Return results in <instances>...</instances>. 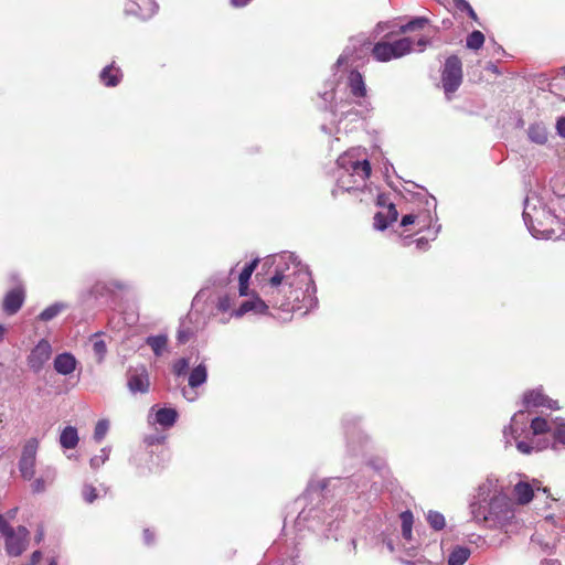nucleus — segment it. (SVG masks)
<instances>
[{
  "label": "nucleus",
  "instance_id": "f257e3e1",
  "mask_svg": "<svg viewBox=\"0 0 565 565\" xmlns=\"http://www.w3.org/2000/svg\"><path fill=\"white\" fill-rule=\"evenodd\" d=\"M274 268L260 290L271 306L286 312L308 313L317 307V288L306 265L290 252L273 257Z\"/></svg>",
  "mask_w": 565,
  "mask_h": 565
},
{
  "label": "nucleus",
  "instance_id": "f03ea898",
  "mask_svg": "<svg viewBox=\"0 0 565 565\" xmlns=\"http://www.w3.org/2000/svg\"><path fill=\"white\" fill-rule=\"evenodd\" d=\"M472 519L489 529H501L507 533L516 523L514 503L503 491L499 479L488 477L478 488L470 503Z\"/></svg>",
  "mask_w": 565,
  "mask_h": 565
},
{
  "label": "nucleus",
  "instance_id": "7ed1b4c3",
  "mask_svg": "<svg viewBox=\"0 0 565 565\" xmlns=\"http://www.w3.org/2000/svg\"><path fill=\"white\" fill-rule=\"evenodd\" d=\"M555 418L535 417L527 418L525 411L521 409L513 415L511 424L503 429V438L507 446L515 443L516 449L525 455L540 451L547 447V443L535 439L536 436L554 431Z\"/></svg>",
  "mask_w": 565,
  "mask_h": 565
},
{
  "label": "nucleus",
  "instance_id": "20e7f679",
  "mask_svg": "<svg viewBox=\"0 0 565 565\" xmlns=\"http://www.w3.org/2000/svg\"><path fill=\"white\" fill-rule=\"evenodd\" d=\"M523 220L530 233L536 238L548 239L561 236L562 224L537 196H527L524 203Z\"/></svg>",
  "mask_w": 565,
  "mask_h": 565
},
{
  "label": "nucleus",
  "instance_id": "39448f33",
  "mask_svg": "<svg viewBox=\"0 0 565 565\" xmlns=\"http://www.w3.org/2000/svg\"><path fill=\"white\" fill-rule=\"evenodd\" d=\"M340 174L338 188L344 191L359 189L371 173V166L361 148H354L338 158Z\"/></svg>",
  "mask_w": 565,
  "mask_h": 565
},
{
  "label": "nucleus",
  "instance_id": "423d86ee",
  "mask_svg": "<svg viewBox=\"0 0 565 565\" xmlns=\"http://www.w3.org/2000/svg\"><path fill=\"white\" fill-rule=\"evenodd\" d=\"M429 40L425 36L419 38L416 42L412 38H402L396 41L382 40L374 44L372 55L379 62H388L391 60L401 58L414 51L423 52Z\"/></svg>",
  "mask_w": 565,
  "mask_h": 565
},
{
  "label": "nucleus",
  "instance_id": "0eeeda50",
  "mask_svg": "<svg viewBox=\"0 0 565 565\" xmlns=\"http://www.w3.org/2000/svg\"><path fill=\"white\" fill-rule=\"evenodd\" d=\"M0 534L4 539V548L9 556L18 557L28 548L29 530L23 525L12 527L3 515H0Z\"/></svg>",
  "mask_w": 565,
  "mask_h": 565
},
{
  "label": "nucleus",
  "instance_id": "6e6552de",
  "mask_svg": "<svg viewBox=\"0 0 565 565\" xmlns=\"http://www.w3.org/2000/svg\"><path fill=\"white\" fill-rule=\"evenodd\" d=\"M244 299L237 305L235 311L232 312V318L241 319L244 316H266L269 313V306L271 303L265 301L256 292H249L248 296H243Z\"/></svg>",
  "mask_w": 565,
  "mask_h": 565
},
{
  "label": "nucleus",
  "instance_id": "1a4fd4ad",
  "mask_svg": "<svg viewBox=\"0 0 565 565\" xmlns=\"http://www.w3.org/2000/svg\"><path fill=\"white\" fill-rule=\"evenodd\" d=\"M127 388L130 394H147L150 391V376L143 364L129 366L126 372Z\"/></svg>",
  "mask_w": 565,
  "mask_h": 565
},
{
  "label": "nucleus",
  "instance_id": "9d476101",
  "mask_svg": "<svg viewBox=\"0 0 565 565\" xmlns=\"http://www.w3.org/2000/svg\"><path fill=\"white\" fill-rule=\"evenodd\" d=\"M462 79L461 62L457 56L446 60L443 71V86L447 95L458 89Z\"/></svg>",
  "mask_w": 565,
  "mask_h": 565
},
{
  "label": "nucleus",
  "instance_id": "9b49d317",
  "mask_svg": "<svg viewBox=\"0 0 565 565\" xmlns=\"http://www.w3.org/2000/svg\"><path fill=\"white\" fill-rule=\"evenodd\" d=\"M38 449L39 440L36 438H30L23 446L19 460V471L26 480H31L34 477Z\"/></svg>",
  "mask_w": 565,
  "mask_h": 565
},
{
  "label": "nucleus",
  "instance_id": "f8f14e48",
  "mask_svg": "<svg viewBox=\"0 0 565 565\" xmlns=\"http://www.w3.org/2000/svg\"><path fill=\"white\" fill-rule=\"evenodd\" d=\"M237 295L235 291H218L212 300L214 308L218 313L226 315L221 321L228 322L232 318V312L237 308Z\"/></svg>",
  "mask_w": 565,
  "mask_h": 565
},
{
  "label": "nucleus",
  "instance_id": "ddd939ff",
  "mask_svg": "<svg viewBox=\"0 0 565 565\" xmlns=\"http://www.w3.org/2000/svg\"><path fill=\"white\" fill-rule=\"evenodd\" d=\"M52 354V348L49 341L41 340L39 343L32 349L31 353L28 356V365L34 372H40L44 364L50 360Z\"/></svg>",
  "mask_w": 565,
  "mask_h": 565
},
{
  "label": "nucleus",
  "instance_id": "4468645a",
  "mask_svg": "<svg viewBox=\"0 0 565 565\" xmlns=\"http://www.w3.org/2000/svg\"><path fill=\"white\" fill-rule=\"evenodd\" d=\"M158 4L154 0H126L125 12L140 19H150L156 14Z\"/></svg>",
  "mask_w": 565,
  "mask_h": 565
},
{
  "label": "nucleus",
  "instance_id": "2eb2a0df",
  "mask_svg": "<svg viewBox=\"0 0 565 565\" xmlns=\"http://www.w3.org/2000/svg\"><path fill=\"white\" fill-rule=\"evenodd\" d=\"M25 299V290L22 285H18L9 290L3 298L2 309L9 315H15L22 307Z\"/></svg>",
  "mask_w": 565,
  "mask_h": 565
},
{
  "label": "nucleus",
  "instance_id": "dca6fc26",
  "mask_svg": "<svg viewBox=\"0 0 565 565\" xmlns=\"http://www.w3.org/2000/svg\"><path fill=\"white\" fill-rule=\"evenodd\" d=\"M523 406L525 412L533 407H547L551 409H557L558 405L556 401H553L542 393L541 388H535L524 393Z\"/></svg>",
  "mask_w": 565,
  "mask_h": 565
},
{
  "label": "nucleus",
  "instance_id": "f3484780",
  "mask_svg": "<svg viewBox=\"0 0 565 565\" xmlns=\"http://www.w3.org/2000/svg\"><path fill=\"white\" fill-rule=\"evenodd\" d=\"M129 288V285L118 279H110L107 281L96 282L89 294L95 298L106 297L114 295L116 291H124Z\"/></svg>",
  "mask_w": 565,
  "mask_h": 565
},
{
  "label": "nucleus",
  "instance_id": "a211bd4d",
  "mask_svg": "<svg viewBox=\"0 0 565 565\" xmlns=\"http://www.w3.org/2000/svg\"><path fill=\"white\" fill-rule=\"evenodd\" d=\"M534 489L537 491L541 490L540 482L537 480H533L532 483L527 481H519L514 486L513 493L516 498L518 503L526 504L529 503L534 494Z\"/></svg>",
  "mask_w": 565,
  "mask_h": 565
},
{
  "label": "nucleus",
  "instance_id": "6ab92c4d",
  "mask_svg": "<svg viewBox=\"0 0 565 565\" xmlns=\"http://www.w3.org/2000/svg\"><path fill=\"white\" fill-rule=\"evenodd\" d=\"M77 365L75 356L71 353L57 354L54 359V369L61 375L72 374Z\"/></svg>",
  "mask_w": 565,
  "mask_h": 565
},
{
  "label": "nucleus",
  "instance_id": "aec40b11",
  "mask_svg": "<svg viewBox=\"0 0 565 565\" xmlns=\"http://www.w3.org/2000/svg\"><path fill=\"white\" fill-rule=\"evenodd\" d=\"M257 264H258V259L255 258L252 262L245 264L242 271L239 273V275H238V296H248L249 279H250V276L254 273Z\"/></svg>",
  "mask_w": 565,
  "mask_h": 565
},
{
  "label": "nucleus",
  "instance_id": "412c9836",
  "mask_svg": "<svg viewBox=\"0 0 565 565\" xmlns=\"http://www.w3.org/2000/svg\"><path fill=\"white\" fill-rule=\"evenodd\" d=\"M398 213L394 204H390L385 212H377L374 216V226L377 230H385L391 223L397 220Z\"/></svg>",
  "mask_w": 565,
  "mask_h": 565
},
{
  "label": "nucleus",
  "instance_id": "4be33fe9",
  "mask_svg": "<svg viewBox=\"0 0 565 565\" xmlns=\"http://www.w3.org/2000/svg\"><path fill=\"white\" fill-rule=\"evenodd\" d=\"M349 88L351 94L356 98H363L366 95V87L362 75L352 71L349 75Z\"/></svg>",
  "mask_w": 565,
  "mask_h": 565
},
{
  "label": "nucleus",
  "instance_id": "5701e85b",
  "mask_svg": "<svg viewBox=\"0 0 565 565\" xmlns=\"http://www.w3.org/2000/svg\"><path fill=\"white\" fill-rule=\"evenodd\" d=\"M79 441L77 429L73 426H66L60 435V444L65 449H74Z\"/></svg>",
  "mask_w": 565,
  "mask_h": 565
},
{
  "label": "nucleus",
  "instance_id": "b1692460",
  "mask_svg": "<svg viewBox=\"0 0 565 565\" xmlns=\"http://www.w3.org/2000/svg\"><path fill=\"white\" fill-rule=\"evenodd\" d=\"M470 554L471 551L469 547L456 545L448 555V565H463L468 561Z\"/></svg>",
  "mask_w": 565,
  "mask_h": 565
},
{
  "label": "nucleus",
  "instance_id": "393cba45",
  "mask_svg": "<svg viewBox=\"0 0 565 565\" xmlns=\"http://www.w3.org/2000/svg\"><path fill=\"white\" fill-rule=\"evenodd\" d=\"M207 380V369L206 365L201 363L189 374V386L191 390L196 388L203 385Z\"/></svg>",
  "mask_w": 565,
  "mask_h": 565
},
{
  "label": "nucleus",
  "instance_id": "a878e982",
  "mask_svg": "<svg viewBox=\"0 0 565 565\" xmlns=\"http://www.w3.org/2000/svg\"><path fill=\"white\" fill-rule=\"evenodd\" d=\"M146 343L151 348L156 356H161L168 348L167 334L150 335L146 339Z\"/></svg>",
  "mask_w": 565,
  "mask_h": 565
},
{
  "label": "nucleus",
  "instance_id": "bb28decb",
  "mask_svg": "<svg viewBox=\"0 0 565 565\" xmlns=\"http://www.w3.org/2000/svg\"><path fill=\"white\" fill-rule=\"evenodd\" d=\"M177 418L178 413L174 408H160L156 413V423L164 428L172 427Z\"/></svg>",
  "mask_w": 565,
  "mask_h": 565
},
{
  "label": "nucleus",
  "instance_id": "cd10ccee",
  "mask_svg": "<svg viewBox=\"0 0 565 565\" xmlns=\"http://www.w3.org/2000/svg\"><path fill=\"white\" fill-rule=\"evenodd\" d=\"M93 353L97 363H102L107 354L106 342L100 338V333H95L89 338Z\"/></svg>",
  "mask_w": 565,
  "mask_h": 565
},
{
  "label": "nucleus",
  "instance_id": "c85d7f7f",
  "mask_svg": "<svg viewBox=\"0 0 565 565\" xmlns=\"http://www.w3.org/2000/svg\"><path fill=\"white\" fill-rule=\"evenodd\" d=\"M527 136L532 142L544 145L547 141V129L543 124H533L527 129Z\"/></svg>",
  "mask_w": 565,
  "mask_h": 565
},
{
  "label": "nucleus",
  "instance_id": "c756f323",
  "mask_svg": "<svg viewBox=\"0 0 565 565\" xmlns=\"http://www.w3.org/2000/svg\"><path fill=\"white\" fill-rule=\"evenodd\" d=\"M99 77L106 86H116L120 81L121 73L119 68H116L114 65H109L100 72Z\"/></svg>",
  "mask_w": 565,
  "mask_h": 565
},
{
  "label": "nucleus",
  "instance_id": "7c9ffc66",
  "mask_svg": "<svg viewBox=\"0 0 565 565\" xmlns=\"http://www.w3.org/2000/svg\"><path fill=\"white\" fill-rule=\"evenodd\" d=\"M68 305L65 302H54L53 305L46 307L40 315L39 320L47 322L57 317L61 312L66 310Z\"/></svg>",
  "mask_w": 565,
  "mask_h": 565
},
{
  "label": "nucleus",
  "instance_id": "2f4dec72",
  "mask_svg": "<svg viewBox=\"0 0 565 565\" xmlns=\"http://www.w3.org/2000/svg\"><path fill=\"white\" fill-rule=\"evenodd\" d=\"M429 23V20L424 17H417L408 21L406 24H403L399 28V33H407L413 32L416 30H423L427 24Z\"/></svg>",
  "mask_w": 565,
  "mask_h": 565
},
{
  "label": "nucleus",
  "instance_id": "473e14b6",
  "mask_svg": "<svg viewBox=\"0 0 565 565\" xmlns=\"http://www.w3.org/2000/svg\"><path fill=\"white\" fill-rule=\"evenodd\" d=\"M426 520L436 531L443 530L446 525L445 516L437 511L429 510L426 514Z\"/></svg>",
  "mask_w": 565,
  "mask_h": 565
},
{
  "label": "nucleus",
  "instance_id": "72a5a7b5",
  "mask_svg": "<svg viewBox=\"0 0 565 565\" xmlns=\"http://www.w3.org/2000/svg\"><path fill=\"white\" fill-rule=\"evenodd\" d=\"M110 447H104L100 449L99 454L92 457L89 460V466L92 469L97 470L102 467L109 458Z\"/></svg>",
  "mask_w": 565,
  "mask_h": 565
},
{
  "label": "nucleus",
  "instance_id": "f704fd0d",
  "mask_svg": "<svg viewBox=\"0 0 565 565\" xmlns=\"http://www.w3.org/2000/svg\"><path fill=\"white\" fill-rule=\"evenodd\" d=\"M554 423L553 437L556 441L565 445V419L556 417Z\"/></svg>",
  "mask_w": 565,
  "mask_h": 565
},
{
  "label": "nucleus",
  "instance_id": "c9c22d12",
  "mask_svg": "<svg viewBox=\"0 0 565 565\" xmlns=\"http://www.w3.org/2000/svg\"><path fill=\"white\" fill-rule=\"evenodd\" d=\"M484 43V35L480 31H473L467 38V47L472 50L480 49Z\"/></svg>",
  "mask_w": 565,
  "mask_h": 565
},
{
  "label": "nucleus",
  "instance_id": "e433bc0d",
  "mask_svg": "<svg viewBox=\"0 0 565 565\" xmlns=\"http://www.w3.org/2000/svg\"><path fill=\"white\" fill-rule=\"evenodd\" d=\"M109 429V422L107 419H100L97 422L94 430V439L100 443L107 435Z\"/></svg>",
  "mask_w": 565,
  "mask_h": 565
},
{
  "label": "nucleus",
  "instance_id": "4c0bfd02",
  "mask_svg": "<svg viewBox=\"0 0 565 565\" xmlns=\"http://www.w3.org/2000/svg\"><path fill=\"white\" fill-rule=\"evenodd\" d=\"M436 235H437V230L428 227L424 233H422V231L416 233L417 237H416L415 242L419 246L426 245L430 241L435 239Z\"/></svg>",
  "mask_w": 565,
  "mask_h": 565
},
{
  "label": "nucleus",
  "instance_id": "58836bf2",
  "mask_svg": "<svg viewBox=\"0 0 565 565\" xmlns=\"http://www.w3.org/2000/svg\"><path fill=\"white\" fill-rule=\"evenodd\" d=\"M399 518H401L402 532L413 529L414 515L409 510L402 512Z\"/></svg>",
  "mask_w": 565,
  "mask_h": 565
},
{
  "label": "nucleus",
  "instance_id": "ea45409f",
  "mask_svg": "<svg viewBox=\"0 0 565 565\" xmlns=\"http://www.w3.org/2000/svg\"><path fill=\"white\" fill-rule=\"evenodd\" d=\"M401 225L403 227H408L409 225H417L422 228L425 225V221H422L418 215L407 214L403 216Z\"/></svg>",
  "mask_w": 565,
  "mask_h": 565
},
{
  "label": "nucleus",
  "instance_id": "a19ab883",
  "mask_svg": "<svg viewBox=\"0 0 565 565\" xmlns=\"http://www.w3.org/2000/svg\"><path fill=\"white\" fill-rule=\"evenodd\" d=\"M188 369H189V360L185 358L177 360L172 365L173 373L177 376H181V375L185 374Z\"/></svg>",
  "mask_w": 565,
  "mask_h": 565
},
{
  "label": "nucleus",
  "instance_id": "79ce46f5",
  "mask_svg": "<svg viewBox=\"0 0 565 565\" xmlns=\"http://www.w3.org/2000/svg\"><path fill=\"white\" fill-rule=\"evenodd\" d=\"M454 4L457 10L466 11L473 20H477L475 10L466 0H454Z\"/></svg>",
  "mask_w": 565,
  "mask_h": 565
},
{
  "label": "nucleus",
  "instance_id": "37998d69",
  "mask_svg": "<svg viewBox=\"0 0 565 565\" xmlns=\"http://www.w3.org/2000/svg\"><path fill=\"white\" fill-rule=\"evenodd\" d=\"M83 498L86 502L92 503L97 498L96 488L92 484H85L82 490Z\"/></svg>",
  "mask_w": 565,
  "mask_h": 565
},
{
  "label": "nucleus",
  "instance_id": "c03bdc74",
  "mask_svg": "<svg viewBox=\"0 0 565 565\" xmlns=\"http://www.w3.org/2000/svg\"><path fill=\"white\" fill-rule=\"evenodd\" d=\"M531 541L532 544L539 545L544 552H551L555 546L553 542H544L539 534H534Z\"/></svg>",
  "mask_w": 565,
  "mask_h": 565
},
{
  "label": "nucleus",
  "instance_id": "a18cd8bd",
  "mask_svg": "<svg viewBox=\"0 0 565 565\" xmlns=\"http://www.w3.org/2000/svg\"><path fill=\"white\" fill-rule=\"evenodd\" d=\"M32 491L35 492V493H41L43 491H45L46 489V482L44 479L42 478H38L33 481L32 483Z\"/></svg>",
  "mask_w": 565,
  "mask_h": 565
},
{
  "label": "nucleus",
  "instance_id": "49530a36",
  "mask_svg": "<svg viewBox=\"0 0 565 565\" xmlns=\"http://www.w3.org/2000/svg\"><path fill=\"white\" fill-rule=\"evenodd\" d=\"M143 541L146 545H151L154 542V534L149 529L143 531Z\"/></svg>",
  "mask_w": 565,
  "mask_h": 565
},
{
  "label": "nucleus",
  "instance_id": "de8ad7c7",
  "mask_svg": "<svg viewBox=\"0 0 565 565\" xmlns=\"http://www.w3.org/2000/svg\"><path fill=\"white\" fill-rule=\"evenodd\" d=\"M182 395L184 398H186L189 402H194L196 398H198V394L192 392V391H189L186 388H183L182 390Z\"/></svg>",
  "mask_w": 565,
  "mask_h": 565
},
{
  "label": "nucleus",
  "instance_id": "09e8293b",
  "mask_svg": "<svg viewBox=\"0 0 565 565\" xmlns=\"http://www.w3.org/2000/svg\"><path fill=\"white\" fill-rule=\"evenodd\" d=\"M557 131L562 137H565V117L561 118L556 125Z\"/></svg>",
  "mask_w": 565,
  "mask_h": 565
},
{
  "label": "nucleus",
  "instance_id": "8fccbe9b",
  "mask_svg": "<svg viewBox=\"0 0 565 565\" xmlns=\"http://www.w3.org/2000/svg\"><path fill=\"white\" fill-rule=\"evenodd\" d=\"M348 63V51L345 50L342 55L337 61V66L341 67Z\"/></svg>",
  "mask_w": 565,
  "mask_h": 565
},
{
  "label": "nucleus",
  "instance_id": "3c124183",
  "mask_svg": "<svg viewBox=\"0 0 565 565\" xmlns=\"http://www.w3.org/2000/svg\"><path fill=\"white\" fill-rule=\"evenodd\" d=\"M17 513H18V508H13V509L9 510L6 514H2V515L9 522L10 520H13L17 516Z\"/></svg>",
  "mask_w": 565,
  "mask_h": 565
},
{
  "label": "nucleus",
  "instance_id": "603ef678",
  "mask_svg": "<svg viewBox=\"0 0 565 565\" xmlns=\"http://www.w3.org/2000/svg\"><path fill=\"white\" fill-rule=\"evenodd\" d=\"M252 0H231V3L235 8H242L248 4Z\"/></svg>",
  "mask_w": 565,
  "mask_h": 565
},
{
  "label": "nucleus",
  "instance_id": "864d4df0",
  "mask_svg": "<svg viewBox=\"0 0 565 565\" xmlns=\"http://www.w3.org/2000/svg\"><path fill=\"white\" fill-rule=\"evenodd\" d=\"M402 537L405 541H407V542H412V540H413V529H411L408 531L406 530V531L402 532Z\"/></svg>",
  "mask_w": 565,
  "mask_h": 565
},
{
  "label": "nucleus",
  "instance_id": "5fc2aeb1",
  "mask_svg": "<svg viewBox=\"0 0 565 565\" xmlns=\"http://www.w3.org/2000/svg\"><path fill=\"white\" fill-rule=\"evenodd\" d=\"M541 565H562V563L557 559H544Z\"/></svg>",
  "mask_w": 565,
  "mask_h": 565
},
{
  "label": "nucleus",
  "instance_id": "6e6d98bb",
  "mask_svg": "<svg viewBox=\"0 0 565 565\" xmlns=\"http://www.w3.org/2000/svg\"><path fill=\"white\" fill-rule=\"evenodd\" d=\"M188 340V334L184 331L178 332V341L184 343Z\"/></svg>",
  "mask_w": 565,
  "mask_h": 565
},
{
  "label": "nucleus",
  "instance_id": "4d7b16f0",
  "mask_svg": "<svg viewBox=\"0 0 565 565\" xmlns=\"http://www.w3.org/2000/svg\"><path fill=\"white\" fill-rule=\"evenodd\" d=\"M44 537V531L43 529H39L36 534H35V541L36 543H40Z\"/></svg>",
  "mask_w": 565,
  "mask_h": 565
},
{
  "label": "nucleus",
  "instance_id": "13d9d810",
  "mask_svg": "<svg viewBox=\"0 0 565 565\" xmlns=\"http://www.w3.org/2000/svg\"><path fill=\"white\" fill-rule=\"evenodd\" d=\"M7 332V328L3 324H0V341L4 339Z\"/></svg>",
  "mask_w": 565,
  "mask_h": 565
},
{
  "label": "nucleus",
  "instance_id": "bf43d9fd",
  "mask_svg": "<svg viewBox=\"0 0 565 565\" xmlns=\"http://www.w3.org/2000/svg\"><path fill=\"white\" fill-rule=\"evenodd\" d=\"M385 544L391 552H394V545L391 540L386 541Z\"/></svg>",
  "mask_w": 565,
  "mask_h": 565
},
{
  "label": "nucleus",
  "instance_id": "052dcab7",
  "mask_svg": "<svg viewBox=\"0 0 565 565\" xmlns=\"http://www.w3.org/2000/svg\"><path fill=\"white\" fill-rule=\"evenodd\" d=\"M350 546H351L352 551H355V548H356V542H355V540H351V541H350Z\"/></svg>",
  "mask_w": 565,
  "mask_h": 565
},
{
  "label": "nucleus",
  "instance_id": "680f3d73",
  "mask_svg": "<svg viewBox=\"0 0 565 565\" xmlns=\"http://www.w3.org/2000/svg\"><path fill=\"white\" fill-rule=\"evenodd\" d=\"M49 565H57L56 561L52 559L50 561Z\"/></svg>",
  "mask_w": 565,
  "mask_h": 565
},
{
  "label": "nucleus",
  "instance_id": "e2e57ef3",
  "mask_svg": "<svg viewBox=\"0 0 565 565\" xmlns=\"http://www.w3.org/2000/svg\"><path fill=\"white\" fill-rule=\"evenodd\" d=\"M377 28H379V29H381V30H383L384 25L380 23V24L377 25Z\"/></svg>",
  "mask_w": 565,
  "mask_h": 565
},
{
  "label": "nucleus",
  "instance_id": "0e129e2a",
  "mask_svg": "<svg viewBox=\"0 0 565 565\" xmlns=\"http://www.w3.org/2000/svg\"><path fill=\"white\" fill-rule=\"evenodd\" d=\"M546 520H553V515L547 516Z\"/></svg>",
  "mask_w": 565,
  "mask_h": 565
}]
</instances>
